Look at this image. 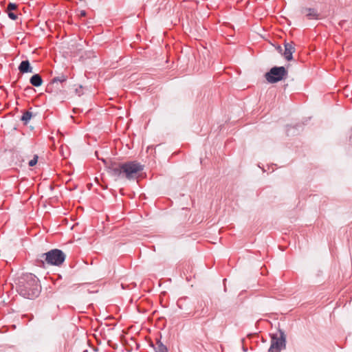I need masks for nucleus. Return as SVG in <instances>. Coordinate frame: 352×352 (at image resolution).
Wrapping results in <instances>:
<instances>
[{"label":"nucleus","instance_id":"4","mask_svg":"<svg viewBox=\"0 0 352 352\" xmlns=\"http://www.w3.org/2000/svg\"><path fill=\"white\" fill-rule=\"evenodd\" d=\"M287 70L283 67H273L267 72L265 77L270 83H276L287 78Z\"/></svg>","mask_w":352,"mask_h":352},{"label":"nucleus","instance_id":"15","mask_svg":"<svg viewBox=\"0 0 352 352\" xmlns=\"http://www.w3.org/2000/svg\"><path fill=\"white\" fill-rule=\"evenodd\" d=\"M8 16L12 20H16L17 19V15L12 12H8Z\"/></svg>","mask_w":352,"mask_h":352},{"label":"nucleus","instance_id":"10","mask_svg":"<svg viewBox=\"0 0 352 352\" xmlns=\"http://www.w3.org/2000/svg\"><path fill=\"white\" fill-rule=\"evenodd\" d=\"M30 82L34 87H39L43 83V79L41 75L36 74H34L30 79Z\"/></svg>","mask_w":352,"mask_h":352},{"label":"nucleus","instance_id":"5","mask_svg":"<svg viewBox=\"0 0 352 352\" xmlns=\"http://www.w3.org/2000/svg\"><path fill=\"white\" fill-rule=\"evenodd\" d=\"M286 347V336L283 331L279 330V335H273L268 352H280Z\"/></svg>","mask_w":352,"mask_h":352},{"label":"nucleus","instance_id":"7","mask_svg":"<svg viewBox=\"0 0 352 352\" xmlns=\"http://www.w3.org/2000/svg\"><path fill=\"white\" fill-rule=\"evenodd\" d=\"M285 51L283 56L287 60H291L293 58L292 54L295 52V48L292 42L285 43Z\"/></svg>","mask_w":352,"mask_h":352},{"label":"nucleus","instance_id":"2","mask_svg":"<svg viewBox=\"0 0 352 352\" xmlns=\"http://www.w3.org/2000/svg\"><path fill=\"white\" fill-rule=\"evenodd\" d=\"M41 289L39 280L35 275L25 274L19 278L17 292L21 296L28 299H34L38 296Z\"/></svg>","mask_w":352,"mask_h":352},{"label":"nucleus","instance_id":"16","mask_svg":"<svg viewBox=\"0 0 352 352\" xmlns=\"http://www.w3.org/2000/svg\"><path fill=\"white\" fill-rule=\"evenodd\" d=\"M87 15V12L85 10H80L79 14V17H84Z\"/></svg>","mask_w":352,"mask_h":352},{"label":"nucleus","instance_id":"11","mask_svg":"<svg viewBox=\"0 0 352 352\" xmlns=\"http://www.w3.org/2000/svg\"><path fill=\"white\" fill-rule=\"evenodd\" d=\"M154 349L155 352H168L167 347L160 340L156 342Z\"/></svg>","mask_w":352,"mask_h":352},{"label":"nucleus","instance_id":"14","mask_svg":"<svg viewBox=\"0 0 352 352\" xmlns=\"http://www.w3.org/2000/svg\"><path fill=\"white\" fill-rule=\"evenodd\" d=\"M7 8H8V10L9 11L14 10L16 8V5L15 3H9V4L8 5Z\"/></svg>","mask_w":352,"mask_h":352},{"label":"nucleus","instance_id":"1","mask_svg":"<svg viewBox=\"0 0 352 352\" xmlns=\"http://www.w3.org/2000/svg\"><path fill=\"white\" fill-rule=\"evenodd\" d=\"M109 174L113 177L126 178L128 180H134L139 177L140 173L143 170V166L135 161L124 163H118L102 160Z\"/></svg>","mask_w":352,"mask_h":352},{"label":"nucleus","instance_id":"12","mask_svg":"<svg viewBox=\"0 0 352 352\" xmlns=\"http://www.w3.org/2000/svg\"><path fill=\"white\" fill-rule=\"evenodd\" d=\"M32 116V113L29 111H26L23 113V116L21 118V120L24 122L25 124L29 122Z\"/></svg>","mask_w":352,"mask_h":352},{"label":"nucleus","instance_id":"3","mask_svg":"<svg viewBox=\"0 0 352 352\" xmlns=\"http://www.w3.org/2000/svg\"><path fill=\"white\" fill-rule=\"evenodd\" d=\"M66 258V254L59 249H53L41 255V259L36 261L37 265L60 266Z\"/></svg>","mask_w":352,"mask_h":352},{"label":"nucleus","instance_id":"6","mask_svg":"<svg viewBox=\"0 0 352 352\" xmlns=\"http://www.w3.org/2000/svg\"><path fill=\"white\" fill-rule=\"evenodd\" d=\"M67 79V76L64 74H61L59 76L53 78L50 82L47 85L46 87V91L49 93H58V91L60 90V87L58 86V84H63V82H66Z\"/></svg>","mask_w":352,"mask_h":352},{"label":"nucleus","instance_id":"8","mask_svg":"<svg viewBox=\"0 0 352 352\" xmlns=\"http://www.w3.org/2000/svg\"><path fill=\"white\" fill-rule=\"evenodd\" d=\"M301 13L306 14L309 19H317L319 16V14L314 8H303L301 10Z\"/></svg>","mask_w":352,"mask_h":352},{"label":"nucleus","instance_id":"9","mask_svg":"<svg viewBox=\"0 0 352 352\" xmlns=\"http://www.w3.org/2000/svg\"><path fill=\"white\" fill-rule=\"evenodd\" d=\"M18 69L19 72L22 74L33 72V68L30 65V63L28 60L21 61Z\"/></svg>","mask_w":352,"mask_h":352},{"label":"nucleus","instance_id":"17","mask_svg":"<svg viewBox=\"0 0 352 352\" xmlns=\"http://www.w3.org/2000/svg\"><path fill=\"white\" fill-rule=\"evenodd\" d=\"M276 49L278 51V52L282 53L283 48L280 46H278Z\"/></svg>","mask_w":352,"mask_h":352},{"label":"nucleus","instance_id":"13","mask_svg":"<svg viewBox=\"0 0 352 352\" xmlns=\"http://www.w3.org/2000/svg\"><path fill=\"white\" fill-rule=\"evenodd\" d=\"M37 162H38V155H35L34 156L33 159H32V160L29 162L28 165H29L30 166H34V165H36V164Z\"/></svg>","mask_w":352,"mask_h":352}]
</instances>
